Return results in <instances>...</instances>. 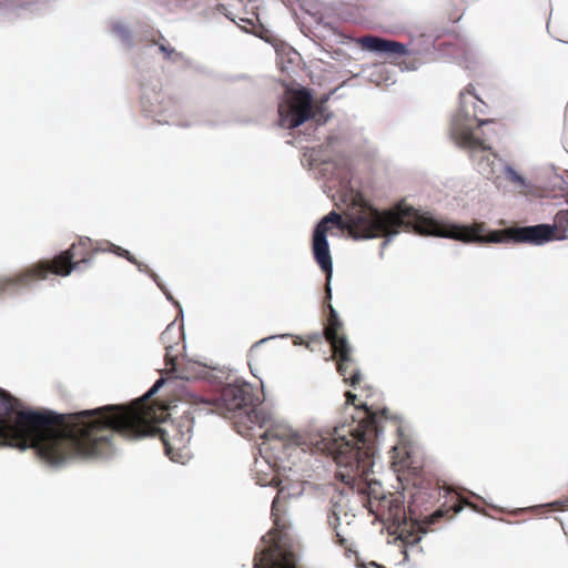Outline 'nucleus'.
I'll return each instance as SVG.
<instances>
[{"mask_svg": "<svg viewBox=\"0 0 568 568\" xmlns=\"http://www.w3.org/2000/svg\"><path fill=\"white\" fill-rule=\"evenodd\" d=\"M369 489L372 490L371 494H374V490L372 488V484H368Z\"/></svg>", "mask_w": 568, "mask_h": 568, "instance_id": "obj_30", "label": "nucleus"}, {"mask_svg": "<svg viewBox=\"0 0 568 568\" xmlns=\"http://www.w3.org/2000/svg\"><path fill=\"white\" fill-rule=\"evenodd\" d=\"M390 511L394 513V517H399L403 513V508L402 506L397 505L394 510L390 508Z\"/></svg>", "mask_w": 568, "mask_h": 568, "instance_id": "obj_27", "label": "nucleus"}, {"mask_svg": "<svg viewBox=\"0 0 568 568\" xmlns=\"http://www.w3.org/2000/svg\"><path fill=\"white\" fill-rule=\"evenodd\" d=\"M466 94L474 95L477 100H479V98L475 93V87L473 84H468L459 94L462 106L464 104V98Z\"/></svg>", "mask_w": 568, "mask_h": 568, "instance_id": "obj_19", "label": "nucleus"}, {"mask_svg": "<svg viewBox=\"0 0 568 568\" xmlns=\"http://www.w3.org/2000/svg\"><path fill=\"white\" fill-rule=\"evenodd\" d=\"M440 495H442V487H439L437 485L436 487L433 488L430 497L432 498H437V497H440Z\"/></svg>", "mask_w": 568, "mask_h": 568, "instance_id": "obj_23", "label": "nucleus"}, {"mask_svg": "<svg viewBox=\"0 0 568 568\" xmlns=\"http://www.w3.org/2000/svg\"><path fill=\"white\" fill-rule=\"evenodd\" d=\"M102 246L105 247L106 251H112V252L116 253L119 256L124 257L129 262H131L133 264H138V262L134 258V256H132L131 253L128 250H124V248H122L120 246H115L114 244H112L110 242L102 243Z\"/></svg>", "mask_w": 568, "mask_h": 568, "instance_id": "obj_16", "label": "nucleus"}, {"mask_svg": "<svg viewBox=\"0 0 568 568\" xmlns=\"http://www.w3.org/2000/svg\"><path fill=\"white\" fill-rule=\"evenodd\" d=\"M261 343H262V342H260V343H255V344L251 347L250 353H248V357H250V359H254V358H255V356H256L257 352L260 351Z\"/></svg>", "mask_w": 568, "mask_h": 568, "instance_id": "obj_22", "label": "nucleus"}, {"mask_svg": "<svg viewBox=\"0 0 568 568\" xmlns=\"http://www.w3.org/2000/svg\"><path fill=\"white\" fill-rule=\"evenodd\" d=\"M554 505L557 506V509H565L567 506H568V499H565V500H558L556 503H554Z\"/></svg>", "mask_w": 568, "mask_h": 568, "instance_id": "obj_25", "label": "nucleus"}, {"mask_svg": "<svg viewBox=\"0 0 568 568\" xmlns=\"http://www.w3.org/2000/svg\"><path fill=\"white\" fill-rule=\"evenodd\" d=\"M99 252H106L102 243L93 242L89 237H80L52 261H41L13 276L0 277V294L27 287L37 281L45 280L49 273L67 276L80 263L90 262L93 255Z\"/></svg>", "mask_w": 568, "mask_h": 568, "instance_id": "obj_5", "label": "nucleus"}, {"mask_svg": "<svg viewBox=\"0 0 568 568\" xmlns=\"http://www.w3.org/2000/svg\"><path fill=\"white\" fill-rule=\"evenodd\" d=\"M444 491V497L447 498V500L440 508L425 518V524L433 525L439 523L442 518L452 519L464 508V506L470 507L475 510L477 509L473 503L467 500L457 491L449 489H445Z\"/></svg>", "mask_w": 568, "mask_h": 568, "instance_id": "obj_12", "label": "nucleus"}, {"mask_svg": "<svg viewBox=\"0 0 568 568\" xmlns=\"http://www.w3.org/2000/svg\"><path fill=\"white\" fill-rule=\"evenodd\" d=\"M19 407V399L0 388V446L32 447L49 465H62L64 444L55 439L68 435L70 414Z\"/></svg>", "mask_w": 568, "mask_h": 568, "instance_id": "obj_4", "label": "nucleus"}, {"mask_svg": "<svg viewBox=\"0 0 568 568\" xmlns=\"http://www.w3.org/2000/svg\"><path fill=\"white\" fill-rule=\"evenodd\" d=\"M255 395L247 383L227 384L212 403V412L233 419L234 429L243 437L255 438V426H265L267 413L255 407Z\"/></svg>", "mask_w": 568, "mask_h": 568, "instance_id": "obj_6", "label": "nucleus"}, {"mask_svg": "<svg viewBox=\"0 0 568 568\" xmlns=\"http://www.w3.org/2000/svg\"><path fill=\"white\" fill-rule=\"evenodd\" d=\"M329 314L324 327L325 339L331 344L332 357L336 362L337 372L345 383L357 386L361 381V372L353 356V349L344 334V324L339 320L335 308L328 304Z\"/></svg>", "mask_w": 568, "mask_h": 568, "instance_id": "obj_8", "label": "nucleus"}, {"mask_svg": "<svg viewBox=\"0 0 568 568\" xmlns=\"http://www.w3.org/2000/svg\"><path fill=\"white\" fill-rule=\"evenodd\" d=\"M399 538L405 546L414 547L420 541L422 536L420 531H407L403 529L399 534Z\"/></svg>", "mask_w": 568, "mask_h": 568, "instance_id": "obj_13", "label": "nucleus"}, {"mask_svg": "<svg viewBox=\"0 0 568 568\" xmlns=\"http://www.w3.org/2000/svg\"><path fill=\"white\" fill-rule=\"evenodd\" d=\"M335 542L338 544L341 547H343L346 551V554L355 552L353 550V540L351 537H348L345 532L338 530L335 528Z\"/></svg>", "mask_w": 568, "mask_h": 568, "instance_id": "obj_14", "label": "nucleus"}, {"mask_svg": "<svg viewBox=\"0 0 568 568\" xmlns=\"http://www.w3.org/2000/svg\"><path fill=\"white\" fill-rule=\"evenodd\" d=\"M102 246L105 247L106 251H112V252L116 253L119 256L124 257L129 262H131L133 264H138V262L134 258V256H132L131 253L128 250H124V248H122L120 246H115L114 244H112L110 242L102 243Z\"/></svg>", "mask_w": 568, "mask_h": 568, "instance_id": "obj_17", "label": "nucleus"}, {"mask_svg": "<svg viewBox=\"0 0 568 568\" xmlns=\"http://www.w3.org/2000/svg\"><path fill=\"white\" fill-rule=\"evenodd\" d=\"M505 174L507 180H509L510 182L518 185L525 184L524 178L519 173H517L513 168L505 166Z\"/></svg>", "mask_w": 568, "mask_h": 568, "instance_id": "obj_18", "label": "nucleus"}, {"mask_svg": "<svg viewBox=\"0 0 568 568\" xmlns=\"http://www.w3.org/2000/svg\"><path fill=\"white\" fill-rule=\"evenodd\" d=\"M357 568H384L383 566L377 565L376 562L362 564L358 565Z\"/></svg>", "mask_w": 568, "mask_h": 568, "instance_id": "obj_24", "label": "nucleus"}, {"mask_svg": "<svg viewBox=\"0 0 568 568\" xmlns=\"http://www.w3.org/2000/svg\"><path fill=\"white\" fill-rule=\"evenodd\" d=\"M357 43L364 50L384 54L390 63L397 65L402 71H414L422 64L416 52L410 51L407 45L395 40L364 36L357 39Z\"/></svg>", "mask_w": 568, "mask_h": 568, "instance_id": "obj_10", "label": "nucleus"}, {"mask_svg": "<svg viewBox=\"0 0 568 568\" xmlns=\"http://www.w3.org/2000/svg\"><path fill=\"white\" fill-rule=\"evenodd\" d=\"M489 122H491V120H480V121L478 122V125L480 126V125L487 124V123H489Z\"/></svg>", "mask_w": 568, "mask_h": 568, "instance_id": "obj_28", "label": "nucleus"}, {"mask_svg": "<svg viewBox=\"0 0 568 568\" xmlns=\"http://www.w3.org/2000/svg\"><path fill=\"white\" fill-rule=\"evenodd\" d=\"M280 124L285 129H294L310 119L318 124L325 123L329 115H324V109L313 105V98L308 90L298 89L278 105Z\"/></svg>", "mask_w": 568, "mask_h": 568, "instance_id": "obj_9", "label": "nucleus"}, {"mask_svg": "<svg viewBox=\"0 0 568 568\" xmlns=\"http://www.w3.org/2000/svg\"><path fill=\"white\" fill-rule=\"evenodd\" d=\"M102 246L105 247L106 251H112V252L116 253L119 256L124 257L129 262H131L133 264H138V262L134 258V256H132L131 253L128 250H124V248H122L120 246H115L114 244H112L110 242L102 243Z\"/></svg>", "mask_w": 568, "mask_h": 568, "instance_id": "obj_15", "label": "nucleus"}, {"mask_svg": "<svg viewBox=\"0 0 568 568\" xmlns=\"http://www.w3.org/2000/svg\"><path fill=\"white\" fill-rule=\"evenodd\" d=\"M281 491L272 503L271 516L274 528L268 532L271 544L254 556V568H300L295 552L285 545L288 524L282 518Z\"/></svg>", "mask_w": 568, "mask_h": 568, "instance_id": "obj_7", "label": "nucleus"}, {"mask_svg": "<svg viewBox=\"0 0 568 568\" xmlns=\"http://www.w3.org/2000/svg\"><path fill=\"white\" fill-rule=\"evenodd\" d=\"M159 49L161 52L164 53L165 58L170 59L172 54L175 53V50L171 47H168L165 44H159Z\"/></svg>", "mask_w": 568, "mask_h": 568, "instance_id": "obj_21", "label": "nucleus"}, {"mask_svg": "<svg viewBox=\"0 0 568 568\" xmlns=\"http://www.w3.org/2000/svg\"><path fill=\"white\" fill-rule=\"evenodd\" d=\"M158 379L149 392L130 405H105L70 414L68 435L55 440L64 444L62 464L73 458H98L112 453L113 437L126 439L159 438L168 457L179 460L187 447L194 424L192 412L169 420L166 406L150 402L162 386Z\"/></svg>", "mask_w": 568, "mask_h": 568, "instance_id": "obj_1", "label": "nucleus"}, {"mask_svg": "<svg viewBox=\"0 0 568 568\" xmlns=\"http://www.w3.org/2000/svg\"><path fill=\"white\" fill-rule=\"evenodd\" d=\"M404 467H408L407 460H402L400 462V468H404Z\"/></svg>", "mask_w": 568, "mask_h": 568, "instance_id": "obj_29", "label": "nucleus"}, {"mask_svg": "<svg viewBox=\"0 0 568 568\" xmlns=\"http://www.w3.org/2000/svg\"><path fill=\"white\" fill-rule=\"evenodd\" d=\"M171 349H172L171 346L166 347V353H165L166 365H170L171 369H173L174 372H178V368L175 365V358L171 355Z\"/></svg>", "mask_w": 568, "mask_h": 568, "instance_id": "obj_20", "label": "nucleus"}, {"mask_svg": "<svg viewBox=\"0 0 568 568\" xmlns=\"http://www.w3.org/2000/svg\"><path fill=\"white\" fill-rule=\"evenodd\" d=\"M452 134L454 141L459 146L471 151V158L474 161H477L479 171L483 174L491 175L494 173L493 168H490L494 161H490L489 155L484 154V152L491 149L486 144L485 140L475 136L469 129L454 130Z\"/></svg>", "mask_w": 568, "mask_h": 568, "instance_id": "obj_11", "label": "nucleus"}, {"mask_svg": "<svg viewBox=\"0 0 568 568\" xmlns=\"http://www.w3.org/2000/svg\"><path fill=\"white\" fill-rule=\"evenodd\" d=\"M346 397H347V403L355 405L356 395L347 392Z\"/></svg>", "mask_w": 568, "mask_h": 568, "instance_id": "obj_26", "label": "nucleus"}, {"mask_svg": "<svg viewBox=\"0 0 568 568\" xmlns=\"http://www.w3.org/2000/svg\"><path fill=\"white\" fill-rule=\"evenodd\" d=\"M332 227L346 230L356 240L373 239L397 234L400 230L415 232L419 235L442 236L465 243H503L527 242L540 244V224L534 226L508 227L487 232L484 222L473 225H456L439 222L432 216L419 213L412 206L400 202L389 211L379 212L367 203L352 207L341 214L332 211L315 226L312 239V251L316 263L326 275V298L331 300L329 282L333 263L327 242V233Z\"/></svg>", "mask_w": 568, "mask_h": 568, "instance_id": "obj_2", "label": "nucleus"}, {"mask_svg": "<svg viewBox=\"0 0 568 568\" xmlns=\"http://www.w3.org/2000/svg\"><path fill=\"white\" fill-rule=\"evenodd\" d=\"M367 416L362 419L354 429H346L343 425L335 427L334 433L300 434L288 425L275 422L267 414L265 426H255V429H263L258 437L266 442H280L284 448L297 447L302 452L322 453L333 457L334 462L345 468L339 473L343 480L361 478L368 480L369 473L374 465L376 439L382 432L377 414L371 412L366 406ZM257 434H255V437Z\"/></svg>", "mask_w": 568, "mask_h": 568, "instance_id": "obj_3", "label": "nucleus"}]
</instances>
